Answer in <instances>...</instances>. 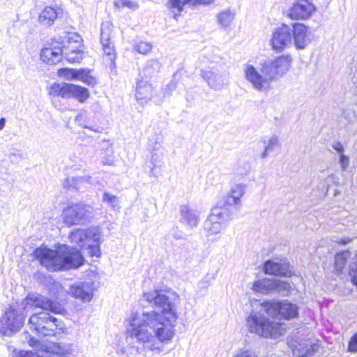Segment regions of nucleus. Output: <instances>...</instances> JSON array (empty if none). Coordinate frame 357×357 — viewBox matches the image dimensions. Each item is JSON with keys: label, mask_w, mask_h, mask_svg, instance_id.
Listing matches in <instances>:
<instances>
[{"label": "nucleus", "mask_w": 357, "mask_h": 357, "mask_svg": "<svg viewBox=\"0 0 357 357\" xmlns=\"http://www.w3.org/2000/svg\"><path fill=\"white\" fill-rule=\"evenodd\" d=\"M143 298L153 303L155 310L132 314L128 319L132 328L128 331L127 341L131 354H159L175 335L176 305L179 296L174 291H151L144 293Z\"/></svg>", "instance_id": "f257e3e1"}, {"label": "nucleus", "mask_w": 357, "mask_h": 357, "mask_svg": "<svg viewBox=\"0 0 357 357\" xmlns=\"http://www.w3.org/2000/svg\"><path fill=\"white\" fill-rule=\"evenodd\" d=\"M33 308L50 310L60 313L61 307L50 298L39 294H29L17 308L10 306L0 319V334L11 336L22 326L27 312Z\"/></svg>", "instance_id": "f03ea898"}, {"label": "nucleus", "mask_w": 357, "mask_h": 357, "mask_svg": "<svg viewBox=\"0 0 357 357\" xmlns=\"http://www.w3.org/2000/svg\"><path fill=\"white\" fill-rule=\"evenodd\" d=\"M33 256L50 271L76 268L84 261L80 251L65 245H61L57 250L40 246L33 251Z\"/></svg>", "instance_id": "7ed1b4c3"}, {"label": "nucleus", "mask_w": 357, "mask_h": 357, "mask_svg": "<svg viewBox=\"0 0 357 357\" xmlns=\"http://www.w3.org/2000/svg\"><path fill=\"white\" fill-rule=\"evenodd\" d=\"M57 305V303H56ZM59 305V304H58ZM59 306L62 307L60 305ZM59 314H61L64 310ZM40 312L34 313L29 319V328L39 336H56L63 332L64 324L62 321L51 315L50 310H43ZM52 312V311H51ZM56 314L55 312H53Z\"/></svg>", "instance_id": "20e7f679"}, {"label": "nucleus", "mask_w": 357, "mask_h": 357, "mask_svg": "<svg viewBox=\"0 0 357 357\" xmlns=\"http://www.w3.org/2000/svg\"><path fill=\"white\" fill-rule=\"evenodd\" d=\"M251 333L266 338L277 339L285 333V328L278 322L270 321L260 312H252L247 319Z\"/></svg>", "instance_id": "39448f33"}, {"label": "nucleus", "mask_w": 357, "mask_h": 357, "mask_svg": "<svg viewBox=\"0 0 357 357\" xmlns=\"http://www.w3.org/2000/svg\"><path fill=\"white\" fill-rule=\"evenodd\" d=\"M93 206L83 202L69 204L63 211V222L68 226L84 225L94 217Z\"/></svg>", "instance_id": "423d86ee"}, {"label": "nucleus", "mask_w": 357, "mask_h": 357, "mask_svg": "<svg viewBox=\"0 0 357 357\" xmlns=\"http://www.w3.org/2000/svg\"><path fill=\"white\" fill-rule=\"evenodd\" d=\"M261 310L268 315L280 319H291L298 315V307L287 300L281 301H267L261 305Z\"/></svg>", "instance_id": "0eeeda50"}, {"label": "nucleus", "mask_w": 357, "mask_h": 357, "mask_svg": "<svg viewBox=\"0 0 357 357\" xmlns=\"http://www.w3.org/2000/svg\"><path fill=\"white\" fill-rule=\"evenodd\" d=\"M49 94L64 99L76 98L80 102H84L89 97V92L86 88L66 82L54 83L50 88Z\"/></svg>", "instance_id": "6e6552de"}, {"label": "nucleus", "mask_w": 357, "mask_h": 357, "mask_svg": "<svg viewBox=\"0 0 357 357\" xmlns=\"http://www.w3.org/2000/svg\"><path fill=\"white\" fill-rule=\"evenodd\" d=\"M292 58L289 55H282L265 63L261 71L265 73L273 80L278 76H282L289 69Z\"/></svg>", "instance_id": "1a4fd4ad"}, {"label": "nucleus", "mask_w": 357, "mask_h": 357, "mask_svg": "<svg viewBox=\"0 0 357 357\" xmlns=\"http://www.w3.org/2000/svg\"><path fill=\"white\" fill-rule=\"evenodd\" d=\"M245 77L252 87L259 91H263L269 87L271 79L265 73H259L252 65L247 64L244 68Z\"/></svg>", "instance_id": "9d476101"}, {"label": "nucleus", "mask_w": 357, "mask_h": 357, "mask_svg": "<svg viewBox=\"0 0 357 357\" xmlns=\"http://www.w3.org/2000/svg\"><path fill=\"white\" fill-rule=\"evenodd\" d=\"M100 236L98 227H91L86 229H77L71 232L70 239L72 243L77 244L81 249H84L88 243L98 242L100 239Z\"/></svg>", "instance_id": "9b49d317"}, {"label": "nucleus", "mask_w": 357, "mask_h": 357, "mask_svg": "<svg viewBox=\"0 0 357 357\" xmlns=\"http://www.w3.org/2000/svg\"><path fill=\"white\" fill-rule=\"evenodd\" d=\"M316 6L308 0H297L287 10V15L292 20H305L316 11Z\"/></svg>", "instance_id": "f8f14e48"}, {"label": "nucleus", "mask_w": 357, "mask_h": 357, "mask_svg": "<svg viewBox=\"0 0 357 357\" xmlns=\"http://www.w3.org/2000/svg\"><path fill=\"white\" fill-rule=\"evenodd\" d=\"M291 28L289 26L282 24L273 32L271 45L274 50L281 52L291 45Z\"/></svg>", "instance_id": "ddd939ff"}, {"label": "nucleus", "mask_w": 357, "mask_h": 357, "mask_svg": "<svg viewBox=\"0 0 357 357\" xmlns=\"http://www.w3.org/2000/svg\"><path fill=\"white\" fill-rule=\"evenodd\" d=\"M113 25L110 22H105L102 24L100 29V43L105 54L108 56L112 65H114L116 52L114 45L112 41Z\"/></svg>", "instance_id": "4468645a"}, {"label": "nucleus", "mask_w": 357, "mask_h": 357, "mask_svg": "<svg viewBox=\"0 0 357 357\" xmlns=\"http://www.w3.org/2000/svg\"><path fill=\"white\" fill-rule=\"evenodd\" d=\"M94 289L93 282H82L71 284L69 294L82 302H90L93 298Z\"/></svg>", "instance_id": "2eb2a0df"}, {"label": "nucleus", "mask_w": 357, "mask_h": 357, "mask_svg": "<svg viewBox=\"0 0 357 357\" xmlns=\"http://www.w3.org/2000/svg\"><path fill=\"white\" fill-rule=\"evenodd\" d=\"M291 36L296 49H304L311 42L309 28L301 23H295L292 26Z\"/></svg>", "instance_id": "dca6fc26"}, {"label": "nucleus", "mask_w": 357, "mask_h": 357, "mask_svg": "<svg viewBox=\"0 0 357 357\" xmlns=\"http://www.w3.org/2000/svg\"><path fill=\"white\" fill-rule=\"evenodd\" d=\"M61 43L54 40L49 47H44L40 52L41 60L50 65L60 62L63 58Z\"/></svg>", "instance_id": "f3484780"}, {"label": "nucleus", "mask_w": 357, "mask_h": 357, "mask_svg": "<svg viewBox=\"0 0 357 357\" xmlns=\"http://www.w3.org/2000/svg\"><path fill=\"white\" fill-rule=\"evenodd\" d=\"M247 185L245 184H235L231 188L226 197L225 203L236 211H238L241 207V197L245 193Z\"/></svg>", "instance_id": "a211bd4d"}, {"label": "nucleus", "mask_w": 357, "mask_h": 357, "mask_svg": "<svg viewBox=\"0 0 357 357\" xmlns=\"http://www.w3.org/2000/svg\"><path fill=\"white\" fill-rule=\"evenodd\" d=\"M264 271L266 274L289 277L292 275V271L289 263L278 262L273 260H268L264 264Z\"/></svg>", "instance_id": "6ab92c4d"}, {"label": "nucleus", "mask_w": 357, "mask_h": 357, "mask_svg": "<svg viewBox=\"0 0 357 357\" xmlns=\"http://www.w3.org/2000/svg\"><path fill=\"white\" fill-rule=\"evenodd\" d=\"M181 222L190 228L197 227L199 223V212L188 205L180 206Z\"/></svg>", "instance_id": "aec40b11"}, {"label": "nucleus", "mask_w": 357, "mask_h": 357, "mask_svg": "<svg viewBox=\"0 0 357 357\" xmlns=\"http://www.w3.org/2000/svg\"><path fill=\"white\" fill-rule=\"evenodd\" d=\"M201 76L211 88L217 90L222 89L227 84L228 80L226 76L211 70H202Z\"/></svg>", "instance_id": "412c9836"}, {"label": "nucleus", "mask_w": 357, "mask_h": 357, "mask_svg": "<svg viewBox=\"0 0 357 357\" xmlns=\"http://www.w3.org/2000/svg\"><path fill=\"white\" fill-rule=\"evenodd\" d=\"M236 213L237 211L225 203L222 206L213 208L208 218L227 225Z\"/></svg>", "instance_id": "4be33fe9"}, {"label": "nucleus", "mask_w": 357, "mask_h": 357, "mask_svg": "<svg viewBox=\"0 0 357 357\" xmlns=\"http://www.w3.org/2000/svg\"><path fill=\"white\" fill-rule=\"evenodd\" d=\"M63 13L59 7L46 6L40 13L38 21L43 26H50Z\"/></svg>", "instance_id": "5701e85b"}, {"label": "nucleus", "mask_w": 357, "mask_h": 357, "mask_svg": "<svg viewBox=\"0 0 357 357\" xmlns=\"http://www.w3.org/2000/svg\"><path fill=\"white\" fill-rule=\"evenodd\" d=\"M150 80L139 78L137 82L135 96L138 101H147L152 97L153 87Z\"/></svg>", "instance_id": "b1692460"}, {"label": "nucleus", "mask_w": 357, "mask_h": 357, "mask_svg": "<svg viewBox=\"0 0 357 357\" xmlns=\"http://www.w3.org/2000/svg\"><path fill=\"white\" fill-rule=\"evenodd\" d=\"M92 178L89 176L68 177L63 182L65 188L80 190L86 188V185H92Z\"/></svg>", "instance_id": "393cba45"}, {"label": "nucleus", "mask_w": 357, "mask_h": 357, "mask_svg": "<svg viewBox=\"0 0 357 357\" xmlns=\"http://www.w3.org/2000/svg\"><path fill=\"white\" fill-rule=\"evenodd\" d=\"M67 39L68 45H65L63 42L62 45H60L63 54L64 52H74L75 51H82L79 36L70 33L67 35ZM60 43L61 44V43Z\"/></svg>", "instance_id": "a878e982"}, {"label": "nucleus", "mask_w": 357, "mask_h": 357, "mask_svg": "<svg viewBox=\"0 0 357 357\" xmlns=\"http://www.w3.org/2000/svg\"><path fill=\"white\" fill-rule=\"evenodd\" d=\"M226 227L227 225L224 223L219 222L218 221L210 218H208L204 222V230L206 231L208 237L221 234Z\"/></svg>", "instance_id": "bb28decb"}, {"label": "nucleus", "mask_w": 357, "mask_h": 357, "mask_svg": "<svg viewBox=\"0 0 357 357\" xmlns=\"http://www.w3.org/2000/svg\"><path fill=\"white\" fill-rule=\"evenodd\" d=\"M161 65L158 60L152 59L147 62L143 71L139 74V77L151 80L160 70Z\"/></svg>", "instance_id": "cd10ccee"}, {"label": "nucleus", "mask_w": 357, "mask_h": 357, "mask_svg": "<svg viewBox=\"0 0 357 357\" xmlns=\"http://www.w3.org/2000/svg\"><path fill=\"white\" fill-rule=\"evenodd\" d=\"M273 279L264 278L253 284V289L259 293L266 294L274 290Z\"/></svg>", "instance_id": "c85d7f7f"}, {"label": "nucleus", "mask_w": 357, "mask_h": 357, "mask_svg": "<svg viewBox=\"0 0 357 357\" xmlns=\"http://www.w3.org/2000/svg\"><path fill=\"white\" fill-rule=\"evenodd\" d=\"M261 142L264 146V149L261 153V158H266L269 153L274 151V149L279 145V138L277 135H271L268 139L266 137H262Z\"/></svg>", "instance_id": "c756f323"}, {"label": "nucleus", "mask_w": 357, "mask_h": 357, "mask_svg": "<svg viewBox=\"0 0 357 357\" xmlns=\"http://www.w3.org/2000/svg\"><path fill=\"white\" fill-rule=\"evenodd\" d=\"M235 13L231 9H226L220 11L217 15L218 24L223 29L229 27L234 19Z\"/></svg>", "instance_id": "7c9ffc66"}, {"label": "nucleus", "mask_w": 357, "mask_h": 357, "mask_svg": "<svg viewBox=\"0 0 357 357\" xmlns=\"http://www.w3.org/2000/svg\"><path fill=\"white\" fill-rule=\"evenodd\" d=\"M87 115L86 112L81 111L75 117V121L77 124L84 128L89 129L95 132H100L102 128L96 125H89L86 121Z\"/></svg>", "instance_id": "2f4dec72"}, {"label": "nucleus", "mask_w": 357, "mask_h": 357, "mask_svg": "<svg viewBox=\"0 0 357 357\" xmlns=\"http://www.w3.org/2000/svg\"><path fill=\"white\" fill-rule=\"evenodd\" d=\"M89 85L94 86L97 83L96 77L91 75V70L87 69L78 70L77 79Z\"/></svg>", "instance_id": "473e14b6"}, {"label": "nucleus", "mask_w": 357, "mask_h": 357, "mask_svg": "<svg viewBox=\"0 0 357 357\" xmlns=\"http://www.w3.org/2000/svg\"><path fill=\"white\" fill-rule=\"evenodd\" d=\"M350 257L348 250L337 253L335 257V266L337 271H341L347 264V259Z\"/></svg>", "instance_id": "72a5a7b5"}, {"label": "nucleus", "mask_w": 357, "mask_h": 357, "mask_svg": "<svg viewBox=\"0 0 357 357\" xmlns=\"http://www.w3.org/2000/svg\"><path fill=\"white\" fill-rule=\"evenodd\" d=\"M317 349L316 344H311L309 347H296L294 350V353L297 355L298 357H312L314 351Z\"/></svg>", "instance_id": "f704fd0d"}, {"label": "nucleus", "mask_w": 357, "mask_h": 357, "mask_svg": "<svg viewBox=\"0 0 357 357\" xmlns=\"http://www.w3.org/2000/svg\"><path fill=\"white\" fill-rule=\"evenodd\" d=\"M274 290L282 295H287L291 289L289 283L285 281H282L278 279H273Z\"/></svg>", "instance_id": "c9c22d12"}, {"label": "nucleus", "mask_w": 357, "mask_h": 357, "mask_svg": "<svg viewBox=\"0 0 357 357\" xmlns=\"http://www.w3.org/2000/svg\"><path fill=\"white\" fill-rule=\"evenodd\" d=\"M114 4L119 9L128 8L132 10H135L139 8L138 3L132 0H115Z\"/></svg>", "instance_id": "e433bc0d"}, {"label": "nucleus", "mask_w": 357, "mask_h": 357, "mask_svg": "<svg viewBox=\"0 0 357 357\" xmlns=\"http://www.w3.org/2000/svg\"><path fill=\"white\" fill-rule=\"evenodd\" d=\"M100 241L98 242H89L86 244L85 246V248L83 250H85L87 251V253L91 257H99L101 255L100 248Z\"/></svg>", "instance_id": "4c0bfd02"}, {"label": "nucleus", "mask_w": 357, "mask_h": 357, "mask_svg": "<svg viewBox=\"0 0 357 357\" xmlns=\"http://www.w3.org/2000/svg\"><path fill=\"white\" fill-rule=\"evenodd\" d=\"M63 57L70 63H79L83 59V50L74 52H64Z\"/></svg>", "instance_id": "58836bf2"}, {"label": "nucleus", "mask_w": 357, "mask_h": 357, "mask_svg": "<svg viewBox=\"0 0 357 357\" xmlns=\"http://www.w3.org/2000/svg\"><path fill=\"white\" fill-rule=\"evenodd\" d=\"M78 70L70 68H61L58 70V74L61 77L66 79H77Z\"/></svg>", "instance_id": "ea45409f"}, {"label": "nucleus", "mask_w": 357, "mask_h": 357, "mask_svg": "<svg viewBox=\"0 0 357 357\" xmlns=\"http://www.w3.org/2000/svg\"><path fill=\"white\" fill-rule=\"evenodd\" d=\"M134 50L142 54H147L151 51L152 45L146 42H139L133 46Z\"/></svg>", "instance_id": "a19ab883"}, {"label": "nucleus", "mask_w": 357, "mask_h": 357, "mask_svg": "<svg viewBox=\"0 0 357 357\" xmlns=\"http://www.w3.org/2000/svg\"><path fill=\"white\" fill-rule=\"evenodd\" d=\"M102 202L109 204L114 208H119V198L107 192H104L102 196Z\"/></svg>", "instance_id": "79ce46f5"}, {"label": "nucleus", "mask_w": 357, "mask_h": 357, "mask_svg": "<svg viewBox=\"0 0 357 357\" xmlns=\"http://www.w3.org/2000/svg\"><path fill=\"white\" fill-rule=\"evenodd\" d=\"M349 274L351 278V282L357 287V254L349 266Z\"/></svg>", "instance_id": "37998d69"}, {"label": "nucleus", "mask_w": 357, "mask_h": 357, "mask_svg": "<svg viewBox=\"0 0 357 357\" xmlns=\"http://www.w3.org/2000/svg\"><path fill=\"white\" fill-rule=\"evenodd\" d=\"M162 143V137L160 135H156L153 138L149 139L148 146L153 150H158Z\"/></svg>", "instance_id": "c03bdc74"}, {"label": "nucleus", "mask_w": 357, "mask_h": 357, "mask_svg": "<svg viewBox=\"0 0 357 357\" xmlns=\"http://www.w3.org/2000/svg\"><path fill=\"white\" fill-rule=\"evenodd\" d=\"M170 8L181 13L184 6V0H168Z\"/></svg>", "instance_id": "a18cd8bd"}, {"label": "nucleus", "mask_w": 357, "mask_h": 357, "mask_svg": "<svg viewBox=\"0 0 357 357\" xmlns=\"http://www.w3.org/2000/svg\"><path fill=\"white\" fill-rule=\"evenodd\" d=\"M348 349L349 351L357 353V332L351 337L349 342Z\"/></svg>", "instance_id": "49530a36"}, {"label": "nucleus", "mask_w": 357, "mask_h": 357, "mask_svg": "<svg viewBox=\"0 0 357 357\" xmlns=\"http://www.w3.org/2000/svg\"><path fill=\"white\" fill-rule=\"evenodd\" d=\"M26 339L29 345L31 347L38 348L39 347V342L37 339L31 336L30 335H26Z\"/></svg>", "instance_id": "de8ad7c7"}, {"label": "nucleus", "mask_w": 357, "mask_h": 357, "mask_svg": "<svg viewBox=\"0 0 357 357\" xmlns=\"http://www.w3.org/2000/svg\"><path fill=\"white\" fill-rule=\"evenodd\" d=\"M340 164L341 165V167L343 170H345L349 164V159L347 156L344 155V154L340 155Z\"/></svg>", "instance_id": "09e8293b"}, {"label": "nucleus", "mask_w": 357, "mask_h": 357, "mask_svg": "<svg viewBox=\"0 0 357 357\" xmlns=\"http://www.w3.org/2000/svg\"><path fill=\"white\" fill-rule=\"evenodd\" d=\"M332 147L334 150L337 151L339 153L343 154L344 147L340 142H335L332 144Z\"/></svg>", "instance_id": "8fccbe9b"}, {"label": "nucleus", "mask_w": 357, "mask_h": 357, "mask_svg": "<svg viewBox=\"0 0 357 357\" xmlns=\"http://www.w3.org/2000/svg\"><path fill=\"white\" fill-rule=\"evenodd\" d=\"M209 285L210 282L206 278H203L198 283V287L202 289H207Z\"/></svg>", "instance_id": "3c124183"}, {"label": "nucleus", "mask_w": 357, "mask_h": 357, "mask_svg": "<svg viewBox=\"0 0 357 357\" xmlns=\"http://www.w3.org/2000/svg\"><path fill=\"white\" fill-rule=\"evenodd\" d=\"M234 357H255L251 351H244L236 354Z\"/></svg>", "instance_id": "603ef678"}, {"label": "nucleus", "mask_w": 357, "mask_h": 357, "mask_svg": "<svg viewBox=\"0 0 357 357\" xmlns=\"http://www.w3.org/2000/svg\"><path fill=\"white\" fill-rule=\"evenodd\" d=\"M199 0H184V6L190 5V6H197L199 5Z\"/></svg>", "instance_id": "864d4df0"}, {"label": "nucleus", "mask_w": 357, "mask_h": 357, "mask_svg": "<svg viewBox=\"0 0 357 357\" xmlns=\"http://www.w3.org/2000/svg\"><path fill=\"white\" fill-rule=\"evenodd\" d=\"M213 1V0H199V4H210Z\"/></svg>", "instance_id": "5fc2aeb1"}, {"label": "nucleus", "mask_w": 357, "mask_h": 357, "mask_svg": "<svg viewBox=\"0 0 357 357\" xmlns=\"http://www.w3.org/2000/svg\"><path fill=\"white\" fill-rule=\"evenodd\" d=\"M6 124V119L4 118L0 119V131L3 128Z\"/></svg>", "instance_id": "6e6d98bb"}, {"label": "nucleus", "mask_w": 357, "mask_h": 357, "mask_svg": "<svg viewBox=\"0 0 357 357\" xmlns=\"http://www.w3.org/2000/svg\"><path fill=\"white\" fill-rule=\"evenodd\" d=\"M167 87L170 89V90H174L175 88H176V84L174 82H171L168 86Z\"/></svg>", "instance_id": "4d7b16f0"}, {"label": "nucleus", "mask_w": 357, "mask_h": 357, "mask_svg": "<svg viewBox=\"0 0 357 357\" xmlns=\"http://www.w3.org/2000/svg\"><path fill=\"white\" fill-rule=\"evenodd\" d=\"M349 241H350V239H347V241L344 240V239H342L341 241H340V243L346 244V243H347Z\"/></svg>", "instance_id": "13d9d810"}]
</instances>
